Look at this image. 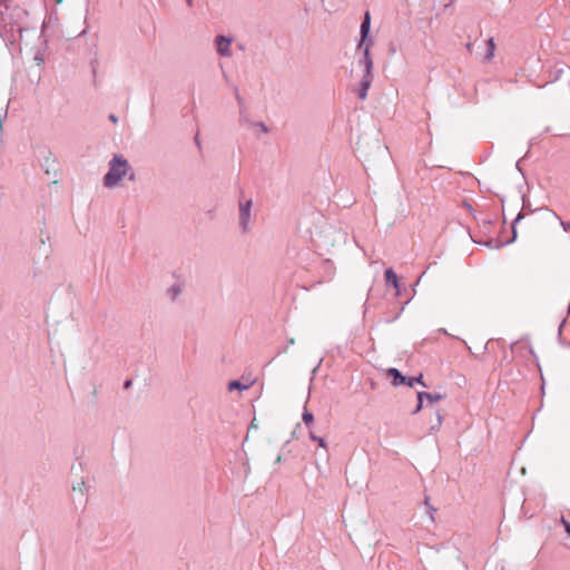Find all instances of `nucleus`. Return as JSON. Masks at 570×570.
Returning a JSON list of instances; mask_svg holds the SVG:
<instances>
[{
  "mask_svg": "<svg viewBox=\"0 0 570 570\" xmlns=\"http://www.w3.org/2000/svg\"><path fill=\"white\" fill-rule=\"evenodd\" d=\"M303 421H304V423H305L307 426H309V425L313 423V421H314V416H313V414H312L311 412H308V411H305V412L303 413Z\"/></svg>",
  "mask_w": 570,
  "mask_h": 570,
  "instance_id": "nucleus-13",
  "label": "nucleus"
},
{
  "mask_svg": "<svg viewBox=\"0 0 570 570\" xmlns=\"http://www.w3.org/2000/svg\"><path fill=\"white\" fill-rule=\"evenodd\" d=\"M131 385V381H126L125 387L128 389Z\"/></svg>",
  "mask_w": 570,
  "mask_h": 570,
  "instance_id": "nucleus-19",
  "label": "nucleus"
},
{
  "mask_svg": "<svg viewBox=\"0 0 570 570\" xmlns=\"http://www.w3.org/2000/svg\"><path fill=\"white\" fill-rule=\"evenodd\" d=\"M419 404L414 411V413L419 412L422 409L423 401L426 400L429 403H435L443 399V395L441 394H432L428 392H420L417 394Z\"/></svg>",
  "mask_w": 570,
  "mask_h": 570,
  "instance_id": "nucleus-2",
  "label": "nucleus"
},
{
  "mask_svg": "<svg viewBox=\"0 0 570 570\" xmlns=\"http://www.w3.org/2000/svg\"><path fill=\"white\" fill-rule=\"evenodd\" d=\"M364 65H365V76L364 77L372 78L373 61H372V58L370 57L368 46H366L364 49Z\"/></svg>",
  "mask_w": 570,
  "mask_h": 570,
  "instance_id": "nucleus-9",
  "label": "nucleus"
},
{
  "mask_svg": "<svg viewBox=\"0 0 570 570\" xmlns=\"http://www.w3.org/2000/svg\"><path fill=\"white\" fill-rule=\"evenodd\" d=\"M561 523L563 524L567 533L570 534V523L564 518L561 519Z\"/></svg>",
  "mask_w": 570,
  "mask_h": 570,
  "instance_id": "nucleus-15",
  "label": "nucleus"
},
{
  "mask_svg": "<svg viewBox=\"0 0 570 570\" xmlns=\"http://www.w3.org/2000/svg\"><path fill=\"white\" fill-rule=\"evenodd\" d=\"M109 119L115 124L118 121V118L115 115H110Z\"/></svg>",
  "mask_w": 570,
  "mask_h": 570,
  "instance_id": "nucleus-18",
  "label": "nucleus"
},
{
  "mask_svg": "<svg viewBox=\"0 0 570 570\" xmlns=\"http://www.w3.org/2000/svg\"><path fill=\"white\" fill-rule=\"evenodd\" d=\"M389 376L393 377L394 385H401L406 383V377L401 374V372L396 368H390L387 371Z\"/></svg>",
  "mask_w": 570,
  "mask_h": 570,
  "instance_id": "nucleus-8",
  "label": "nucleus"
},
{
  "mask_svg": "<svg viewBox=\"0 0 570 570\" xmlns=\"http://www.w3.org/2000/svg\"><path fill=\"white\" fill-rule=\"evenodd\" d=\"M109 171L104 178L106 187L116 186L129 170V164L121 156L116 155L109 164Z\"/></svg>",
  "mask_w": 570,
  "mask_h": 570,
  "instance_id": "nucleus-1",
  "label": "nucleus"
},
{
  "mask_svg": "<svg viewBox=\"0 0 570 570\" xmlns=\"http://www.w3.org/2000/svg\"><path fill=\"white\" fill-rule=\"evenodd\" d=\"M422 377L423 376L420 375L417 377H413V379H409V380L406 379V383L405 384H407L409 386H413V384L417 382V383H421L422 385L425 386V384L422 382Z\"/></svg>",
  "mask_w": 570,
  "mask_h": 570,
  "instance_id": "nucleus-14",
  "label": "nucleus"
},
{
  "mask_svg": "<svg viewBox=\"0 0 570 570\" xmlns=\"http://www.w3.org/2000/svg\"><path fill=\"white\" fill-rule=\"evenodd\" d=\"M385 281L387 284H391L393 286V288L395 289V294L400 295L399 277L392 268H387L385 271Z\"/></svg>",
  "mask_w": 570,
  "mask_h": 570,
  "instance_id": "nucleus-5",
  "label": "nucleus"
},
{
  "mask_svg": "<svg viewBox=\"0 0 570 570\" xmlns=\"http://www.w3.org/2000/svg\"><path fill=\"white\" fill-rule=\"evenodd\" d=\"M312 439H313L314 441H317V443H318L321 446H325V442H324V440H323L322 438H317V436H315V435H313V434H312Z\"/></svg>",
  "mask_w": 570,
  "mask_h": 570,
  "instance_id": "nucleus-16",
  "label": "nucleus"
},
{
  "mask_svg": "<svg viewBox=\"0 0 570 570\" xmlns=\"http://www.w3.org/2000/svg\"><path fill=\"white\" fill-rule=\"evenodd\" d=\"M371 81H372V78L371 77H364L362 82H361V90H360V94H358V97L361 99H365L366 96H367V90L371 86Z\"/></svg>",
  "mask_w": 570,
  "mask_h": 570,
  "instance_id": "nucleus-10",
  "label": "nucleus"
},
{
  "mask_svg": "<svg viewBox=\"0 0 570 570\" xmlns=\"http://www.w3.org/2000/svg\"><path fill=\"white\" fill-rule=\"evenodd\" d=\"M250 385H252V383L242 384L238 381H232L228 384V390L229 391H233V390H240V391H243V390H247Z\"/></svg>",
  "mask_w": 570,
  "mask_h": 570,
  "instance_id": "nucleus-12",
  "label": "nucleus"
},
{
  "mask_svg": "<svg viewBox=\"0 0 570 570\" xmlns=\"http://www.w3.org/2000/svg\"><path fill=\"white\" fill-rule=\"evenodd\" d=\"M562 228L566 230V232H570V223H566V222H560Z\"/></svg>",
  "mask_w": 570,
  "mask_h": 570,
  "instance_id": "nucleus-17",
  "label": "nucleus"
},
{
  "mask_svg": "<svg viewBox=\"0 0 570 570\" xmlns=\"http://www.w3.org/2000/svg\"><path fill=\"white\" fill-rule=\"evenodd\" d=\"M568 313L570 314V304H569V309H568Z\"/></svg>",
  "mask_w": 570,
  "mask_h": 570,
  "instance_id": "nucleus-21",
  "label": "nucleus"
},
{
  "mask_svg": "<svg viewBox=\"0 0 570 570\" xmlns=\"http://www.w3.org/2000/svg\"><path fill=\"white\" fill-rule=\"evenodd\" d=\"M370 23H371V17H370V12H365V17H364V20L361 24V37H362V40L360 42V48L363 46V42L364 40L366 39L368 32H370Z\"/></svg>",
  "mask_w": 570,
  "mask_h": 570,
  "instance_id": "nucleus-6",
  "label": "nucleus"
},
{
  "mask_svg": "<svg viewBox=\"0 0 570 570\" xmlns=\"http://www.w3.org/2000/svg\"><path fill=\"white\" fill-rule=\"evenodd\" d=\"M443 417L440 411H434V413L430 417V431L435 432L442 425Z\"/></svg>",
  "mask_w": 570,
  "mask_h": 570,
  "instance_id": "nucleus-7",
  "label": "nucleus"
},
{
  "mask_svg": "<svg viewBox=\"0 0 570 570\" xmlns=\"http://www.w3.org/2000/svg\"><path fill=\"white\" fill-rule=\"evenodd\" d=\"M250 206H252V200H247L246 203L239 205L240 223L244 228H246V225L249 220Z\"/></svg>",
  "mask_w": 570,
  "mask_h": 570,
  "instance_id": "nucleus-4",
  "label": "nucleus"
},
{
  "mask_svg": "<svg viewBox=\"0 0 570 570\" xmlns=\"http://www.w3.org/2000/svg\"><path fill=\"white\" fill-rule=\"evenodd\" d=\"M216 46H217L218 53H220L222 56L230 55V50H229L230 40L229 39H226L225 37L219 36L216 39Z\"/></svg>",
  "mask_w": 570,
  "mask_h": 570,
  "instance_id": "nucleus-3",
  "label": "nucleus"
},
{
  "mask_svg": "<svg viewBox=\"0 0 570 570\" xmlns=\"http://www.w3.org/2000/svg\"><path fill=\"white\" fill-rule=\"evenodd\" d=\"M0 100H3L8 105V101L3 97L0 98Z\"/></svg>",
  "mask_w": 570,
  "mask_h": 570,
  "instance_id": "nucleus-20",
  "label": "nucleus"
},
{
  "mask_svg": "<svg viewBox=\"0 0 570 570\" xmlns=\"http://www.w3.org/2000/svg\"><path fill=\"white\" fill-rule=\"evenodd\" d=\"M487 47H488V49H487V53L484 56V61H490L493 58L494 50H495V43H494L493 38L488 39Z\"/></svg>",
  "mask_w": 570,
  "mask_h": 570,
  "instance_id": "nucleus-11",
  "label": "nucleus"
}]
</instances>
